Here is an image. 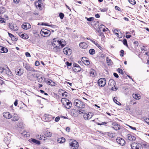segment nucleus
<instances>
[{
	"label": "nucleus",
	"mask_w": 149,
	"mask_h": 149,
	"mask_svg": "<svg viewBox=\"0 0 149 149\" xmlns=\"http://www.w3.org/2000/svg\"><path fill=\"white\" fill-rule=\"evenodd\" d=\"M70 143L71 149H77L79 147L78 142L75 140L73 139Z\"/></svg>",
	"instance_id": "1"
},
{
	"label": "nucleus",
	"mask_w": 149,
	"mask_h": 149,
	"mask_svg": "<svg viewBox=\"0 0 149 149\" xmlns=\"http://www.w3.org/2000/svg\"><path fill=\"white\" fill-rule=\"evenodd\" d=\"M83 104V102L82 101L79 100L78 99H76L74 100V103L75 106H76L79 108H84L85 107V105L83 104L80 105V104Z\"/></svg>",
	"instance_id": "2"
},
{
	"label": "nucleus",
	"mask_w": 149,
	"mask_h": 149,
	"mask_svg": "<svg viewBox=\"0 0 149 149\" xmlns=\"http://www.w3.org/2000/svg\"><path fill=\"white\" fill-rule=\"evenodd\" d=\"M54 118V117H53L52 115L47 114H45L43 117V119L46 121H50Z\"/></svg>",
	"instance_id": "3"
},
{
	"label": "nucleus",
	"mask_w": 149,
	"mask_h": 149,
	"mask_svg": "<svg viewBox=\"0 0 149 149\" xmlns=\"http://www.w3.org/2000/svg\"><path fill=\"white\" fill-rule=\"evenodd\" d=\"M72 70L74 72H78L81 71V68L78 64L74 63L73 65Z\"/></svg>",
	"instance_id": "4"
},
{
	"label": "nucleus",
	"mask_w": 149,
	"mask_h": 149,
	"mask_svg": "<svg viewBox=\"0 0 149 149\" xmlns=\"http://www.w3.org/2000/svg\"><path fill=\"white\" fill-rule=\"evenodd\" d=\"M23 66L27 70L33 72H35L37 71L33 68L31 67L28 63H23Z\"/></svg>",
	"instance_id": "5"
},
{
	"label": "nucleus",
	"mask_w": 149,
	"mask_h": 149,
	"mask_svg": "<svg viewBox=\"0 0 149 149\" xmlns=\"http://www.w3.org/2000/svg\"><path fill=\"white\" fill-rule=\"evenodd\" d=\"M15 71L16 74L18 76H21L24 73L23 70L19 67L15 69Z\"/></svg>",
	"instance_id": "6"
},
{
	"label": "nucleus",
	"mask_w": 149,
	"mask_h": 149,
	"mask_svg": "<svg viewBox=\"0 0 149 149\" xmlns=\"http://www.w3.org/2000/svg\"><path fill=\"white\" fill-rule=\"evenodd\" d=\"M40 34L41 35L43 36V34H44V35H48H48H47V36H49L51 34V31L50 30L45 29H42L40 31Z\"/></svg>",
	"instance_id": "7"
},
{
	"label": "nucleus",
	"mask_w": 149,
	"mask_h": 149,
	"mask_svg": "<svg viewBox=\"0 0 149 149\" xmlns=\"http://www.w3.org/2000/svg\"><path fill=\"white\" fill-rule=\"evenodd\" d=\"M5 70L4 72L8 76V77H11L13 75L12 72L7 65H5Z\"/></svg>",
	"instance_id": "8"
},
{
	"label": "nucleus",
	"mask_w": 149,
	"mask_h": 149,
	"mask_svg": "<svg viewBox=\"0 0 149 149\" xmlns=\"http://www.w3.org/2000/svg\"><path fill=\"white\" fill-rule=\"evenodd\" d=\"M11 120L13 121H18L19 118V117L18 115L16 113H14L11 115Z\"/></svg>",
	"instance_id": "9"
},
{
	"label": "nucleus",
	"mask_w": 149,
	"mask_h": 149,
	"mask_svg": "<svg viewBox=\"0 0 149 149\" xmlns=\"http://www.w3.org/2000/svg\"><path fill=\"white\" fill-rule=\"evenodd\" d=\"M63 52L64 54L69 56L72 53V50L69 48L65 47L63 49Z\"/></svg>",
	"instance_id": "10"
},
{
	"label": "nucleus",
	"mask_w": 149,
	"mask_h": 149,
	"mask_svg": "<svg viewBox=\"0 0 149 149\" xmlns=\"http://www.w3.org/2000/svg\"><path fill=\"white\" fill-rule=\"evenodd\" d=\"M82 62L86 65H88L90 64V61L87 58L85 57H82L81 58Z\"/></svg>",
	"instance_id": "11"
},
{
	"label": "nucleus",
	"mask_w": 149,
	"mask_h": 149,
	"mask_svg": "<svg viewBox=\"0 0 149 149\" xmlns=\"http://www.w3.org/2000/svg\"><path fill=\"white\" fill-rule=\"evenodd\" d=\"M93 114V113L91 112H89L88 113H86L84 114V117L86 120H88L92 117Z\"/></svg>",
	"instance_id": "12"
},
{
	"label": "nucleus",
	"mask_w": 149,
	"mask_h": 149,
	"mask_svg": "<svg viewBox=\"0 0 149 149\" xmlns=\"http://www.w3.org/2000/svg\"><path fill=\"white\" fill-rule=\"evenodd\" d=\"M117 142L121 146H123L125 144V141L123 139L120 138H118L116 139Z\"/></svg>",
	"instance_id": "13"
},
{
	"label": "nucleus",
	"mask_w": 149,
	"mask_h": 149,
	"mask_svg": "<svg viewBox=\"0 0 149 149\" xmlns=\"http://www.w3.org/2000/svg\"><path fill=\"white\" fill-rule=\"evenodd\" d=\"M34 4L37 8H38L39 10H42V6L43 5L42 3H38V1H36L34 2Z\"/></svg>",
	"instance_id": "14"
},
{
	"label": "nucleus",
	"mask_w": 149,
	"mask_h": 149,
	"mask_svg": "<svg viewBox=\"0 0 149 149\" xmlns=\"http://www.w3.org/2000/svg\"><path fill=\"white\" fill-rule=\"evenodd\" d=\"M112 127L116 130H118L120 129V125L116 123H114L112 124Z\"/></svg>",
	"instance_id": "15"
},
{
	"label": "nucleus",
	"mask_w": 149,
	"mask_h": 149,
	"mask_svg": "<svg viewBox=\"0 0 149 149\" xmlns=\"http://www.w3.org/2000/svg\"><path fill=\"white\" fill-rule=\"evenodd\" d=\"M21 27L23 29L27 30L31 28V26L29 23H25L22 24Z\"/></svg>",
	"instance_id": "16"
},
{
	"label": "nucleus",
	"mask_w": 149,
	"mask_h": 149,
	"mask_svg": "<svg viewBox=\"0 0 149 149\" xmlns=\"http://www.w3.org/2000/svg\"><path fill=\"white\" fill-rule=\"evenodd\" d=\"M102 24H101L100 25V26L97 29V31L98 32V34L101 37L102 36Z\"/></svg>",
	"instance_id": "17"
},
{
	"label": "nucleus",
	"mask_w": 149,
	"mask_h": 149,
	"mask_svg": "<svg viewBox=\"0 0 149 149\" xmlns=\"http://www.w3.org/2000/svg\"><path fill=\"white\" fill-rule=\"evenodd\" d=\"M61 50L60 46L56 45L53 48V51L56 53L60 52Z\"/></svg>",
	"instance_id": "18"
},
{
	"label": "nucleus",
	"mask_w": 149,
	"mask_h": 149,
	"mask_svg": "<svg viewBox=\"0 0 149 149\" xmlns=\"http://www.w3.org/2000/svg\"><path fill=\"white\" fill-rule=\"evenodd\" d=\"M18 35L21 37L22 39L26 40L29 38V36L26 34L22 33V32H19L18 33Z\"/></svg>",
	"instance_id": "19"
},
{
	"label": "nucleus",
	"mask_w": 149,
	"mask_h": 149,
	"mask_svg": "<svg viewBox=\"0 0 149 149\" xmlns=\"http://www.w3.org/2000/svg\"><path fill=\"white\" fill-rule=\"evenodd\" d=\"M97 61L102 62V52H99L97 54Z\"/></svg>",
	"instance_id": "20"
},
{
	"label": "nucleus",
	"mask_w": 149,
	"mask_h": 149,
	"mask_svg": "<svg viewBox=\"0 0 149 149\" xmlns=\"http://www.w3.org/2000/svg\"><path fill=\"white\" fill-rule=\"evenodd\" d=\"M79 47L85 49H86L88 47V45L85 42H81L79 44Z\"/></svg>",
	"instance_id": "21"
},
{
	"label": "nucleus",
	"mask_w": 149,
	"mask_h": 149,
	"mask_svg": "<svg viewBox=\"0 0 149 149\" xmlns=\"http://www.w3.org/2000/svg\"><path fill=\"white\" fill-rule=\"evenodd\" d=\"M8 52V49L5 47L0 46V52L2 53H6Z\"/></svg>",
	"instance_id": "22"
},
{
	"label": "nucleus",
	"mask_w": 149,
	"mask_h": 149,
	"mask_svg": "<svg viewBox=\"0 0 149 149\" xmlns=\"http://www.w3.org/2000/svg\"><path fill=\"white\" fill-rule=\"evenodd\" d=\"M127 138L128 140L130 141H134L136 138L135 137L132 135L128 134L127 135Z\"/></svg>",
	"instance_id": "23"
},
{
	"label": "nucleus",
	"mask_w": 149,
	"mask_h": 149,
	"mask_svg": "<svg viewBox=\"0 0 149 149\" xmlns=\"http://www.w3.org/2000/svg\"><path fill=\"white\" fill-rule=\"evenodd\" d=\"M132 96L136 100H139L141 98L140 95L138 93H134L133 94Z\"/></svg>",
	"instance_id": "24"
},
{
	"label": "nucleus",
	"mask_w": 149,
	"mask_h": 149,
	"mask_svg": "<svg viewBox=\"0 0 149 149\" xmlns=\"http://www.w3.org/2000/svg\"><path fill=\"white\" fill-rule=\"evenodd\" d=\"M3 116L6 118L7 119H9L11 118V114H10V113L8 112H4L3 113Z\"/></svg>",
	"instance_id": "25"
},
{
	"label": "nucleus",
	"mask_w": 149,
	"mask_h": 149,
	"mask_svg": "<svg viewBox=\"0 0 149 149\" xmlns=\"http://www.w3.org/2000/svg\"><path fill=\"white\" fill-rule=\"evenodd\" d=\"M111 82L113 84V85H114V87H112L111 88L112 90H115V91L117 90L118 89V88L114 85V84H116L115 82L113 80H112V79L110 80L109 81V85H110V84L111 83ZM110 85H111V84H110Z\"/></svg>",
	"instance_id": "26"
},
{
	"label": "nucleus",
	"mask_w": 149,
	"mask_h": 149,
	"mask_svg": "<svg viewBox=\"0 0 149 149\" xmlns=\"http://www.w3.org/2000/svg\"><path fill=\"white\" fill-rule=\"evenodd\" d=\"M9 27L11 30L14 31H16L18 29V27L17 26H14L13 24L11 25L10 23L9 24Z\"/></svg>",
	"instance_id": "27"
},
{
	"label": "nucleus",
	"mask_w": 149,
	"mask_h": 149,
	"mask_svg": "<svg viewBox=\"0 0 149 149\" xmlns=\"http://www.w3.org/2000/svg\"><path fill=\"white\" fill-rule=\"evenodd\" d=\"M106 61L107 64L109 65H111L113 63L112 61L108 56L106 57Z\"/></svg>",
	"instance_id": "28"
},
{
	"label": "nucleus",
	"mask_w": 149,
	"mask_h": 149,
	"mask_svg": "<svg viewBox=\"0 0 149 149\" xmlns=\"http://www.w3.org/2000/svg\"><path fill=\"white\" fill-rule=\"evenodd\" d=\"M65 141V139L63 137H62L61 138H59L57 139V142H58L59 143H64Z\"/></svg>",
	"instance_id": "29"
},
{
	"label": "nucleus",
	"mask_w": 149,
	"mask_h": 149,
	"mask_svg": "<svg viewBox=\"0 0 149 149\" xmlns=\"http://www.w3.org/2000/svg\"><path fill=\"white\" fill-rule=\"evenodd\" d=\"M68 102H67L66 105L65 106V107H66L67 109H70V108L71 107V106L72 103L70 101H69V100H68Z\"/></svg>",
	"instance_id": "30"
},
{
	"label": "nucleus",
	"mask_w": 149,
	"mask_h": 149,
	"mask_svg": "<svg viewBox=\"0 0 149 149\" xmlns=\"http://www.w3.org/2000/svg\"><path fill=\"white\" fill-rule=\"evenodd\" d=\"M22 135L25 137H27L29 136V134L28 132H26V131H24L22 133L21 132Z\"/></svg>",
	"instance_id": "31"
},
{
	"label": "nucleus",
	"mask_w": 149,
	"mask_h": 149,
	"mask_svg": "<svg viewBox=\"0 0 149 149\" xmlns=\"http://www.w3.org/2000/svg\"><path fill=\"white\" fill-rule=\"evenodd\" d=\"M97 84L100 86L102 87V78H101L98 80Z\"/></svg>",
	"instance_id": "32"
},
{
	"label": "nucleus",
	"mask_w": 149,
	"mask_h": 149,
	"mask_svg": "<svg viewBox=\"0 0 149 149\" xmlns=\"http://www.w3.org/2000/svg\"><path fill=\"white\" fill-rule=\"evenodd\" d=\"M4 141L6 144H8L10 142V139L8 136H6L4 138Z\"/></svg>",
	"instance_id": "33"
},
{
	"label": "nucleus",
	"mask_w": 149,
	"mask_h": 149,
	"mask_svg": "<svg viewBox=\"0 0 149 149\" xmlns=\"http://www.w3.org/2000/svg\"><path fill=\"white\" fill-rule=\"evenodd\" d=\"M31 141L32 142L38 145H40V141L35 139H31Z\"/></svg>",
	"instance_id": "34"
},
{
	"label": "nucleus",
	"mask_w": 149,
	"mask_h": 149,
	"mask_svg": "<svg viewBox=\"0 0 149 149\" xmlns=\"http://www.w3.org/2000/svg\"><path fill=\"white\" fill-rule=\"evenodd\" d=\"M58 43L59 45V46H60L61 49H62V48L64 47L66 45V43H62L61 40H60V41H58Z\"/></svg>",
	"instance_id": "35"
},
{
	"label": "nucleus",
	"mask_w": 149,
	"mask_h": 149,
	"mask_svg": "<svg viewBox=\"0 0 149 149\" xmlns=\"http://www.w3.org/2000/svg\"><path fill=\"white\" fill-rule=\"evenodd\" d=\"M46 132L45 133V135L46 136L48 137H51L52 135V134L49 131H46Z\"/></svg>",
	"instance_id": "36"
},
{
	"label": "nucleus",
	"mask_w": 149,
	"mask_h": 149,
	"mask_svg": "<svg viewBox=\"0 0 149 149\" xmlns=\"http://www.w3.org/2000/svg\"><path fill=\"white\" fill-rule=\"evenodd\" d=\"M113 32L118 38H121L122 36L120 37L119 33H117L118 32V30L117 29H114L113 30Z\"/></svg>",
	"instance_id": "37"
},
{
	"label": "nucleus",
	"mask_w": 149,
	"mask_h": 149,
	"mask_svg": "<svg viewBox=\"0 0 149 149\" xmlns=\"http://www.w3.org/2000/svg\"><path fill=\"white\" fill-rule=\"evenodd\" d=\"M89 54L91 55H93L95 54V51L93 49H90L89 51Z\"/></svg>",
	"instance_id": "38"
},
{
	"label": "nucleus",
	"mask_w": 149,
	"mask_h": 149,
	"mask_svg": "<svg viewBox=\"0 0 149 149\" xmlns=\"http://www.w3.org/2000/svg\"><path fill=\"white\" fill-rule=\"evenodd\" d=\"M107 135L111 138H113L115 136V134L111 132H107Z\"/></svg>",
	"instance_id": "39"
},
{
	"label": "nucleus",
	"mask_w": 149,
	"mask_h": 149,
	"mask_svg": "<svg viewBox=\"0 0 149 149\" xmlns=\"http://www.w3.org/2000/svg\"><path fill=\"white\" fill-rule=\"evenodd\" d=\"M17 126L18 127L21 128H23L24 126H23V123L22 122H20L17 124Z\"/></svg>",
	"instance_id": "40"
},
{
	"label": "nucleus",
	"mask_w": 149,
	"mask_h": 149,
	"mask_svg": "<svg viewBox=\"0 0 149 149\" xmlns=\"http://www.w3.org/2000/svg\"><path fill=\"white\" fill-rule=\"evenodd\" d=\"M36 136L37 139H41L43 140H45V137H43V136H41V135H36Z\"/></svg>",
	"instance_id": "41"
},
{
	"label": "nucleus",
	"mask_w": 149,
	"mask_h": 149,
	"mask_svg": "<svg viewBox=\"0 0 149 149\" xmlns=\"http://www.w3.org/2000/svg\"><path fill=\"white\" fill-rule=\"evenodd\" d=\"M138 143H132L131 145V147L132 149H134L135 147H136V146H137V145L138 144Z\"/></svg>",
	"instance_id": "42"
},
{
	"label": "nucleus",
	"mask_w": 149,
	"mask_h": 149,
	"mask_svg": "<svg viewBox=\"0 0 149 149\" xmlns=\"http://www.w3.org/2000/svg\"><path fill=\"white\" fill-rule=\"evenodd\" d=\"M85 18L89 22H91L93 21L94 19V17H90L89 18H88L87 17H85Z\"/></svg>",
	"instance_id": "43"
},
{
	"label": "nucleus",
	"mask_w": 149,
	"mask_h": 149,
	"mask_svg": "<svg viewBox=\"0 0 149 149\" xmlns=\"http://www.w3.org/2000/svg\"><path fill=\"white\" fill-rule=\"evenodd\" d=\"M134 149H142V148L141 147V145L140 143H139L137 145V146H136V147H135Z\"/></svg>",
	"instance_id": "44"
},
{
	"label": "nucleus",
	"mask_w": 149,
	"mask_h": 149,
	"mask_svg": "<svg viewBox=\"0 0 149 149\" xmlns=\"http://www.w3.org/2000/svg\"><path fill=\"white\" fill-rule=\"evenodd\" d=\"M77 112L80 114H84L85 113V111L84 110L80 109L78 110Z\"/></svg>",
	"instance_id": "45"
},
{
	"label": "nucleus",
	"mask_w": 149,
	"mask_h": 149,
	"mask_svg": "<svg viewBox=\"0 0 149 149\" xmlns=\"http://www.w3.org/2000/svg\"><path fill=\"white\" fill-rule=\"evenodd\" d=\"M5 12V8L4 7H2L0 8V14H3Z\"/></svg>",
	"instance_id": "46"
},
{
	"label": "nucleus",
	"mask_w": 149,
	"mask_h": 149,
	"mask_svg": "<svg viewBox=\"0 0 149 149\" xmlns=\"http://www.w3.org/2000/svg\"><path fill=\"white\" fill-rule=\"evenodd\" d=\"M64 91V94L65 95V97H67L68 96V93L66 91H65L64 90H62V89H60L59 90V91Z\"/></svg>",
	"instance_id": "47"
},
{
	"label": "nucleus",
	"mask_w": 149,
	"mask_h": 149,
	"mask_svg": "<svg viewBox=\"0 0 149 149\" xmlns=\"http://www.w3.org/2000/svg\"><path fill=\"white\" fill-rule=\"evenodd\" d=\"M64 14L63 13H60L59 14V16L61 19H62L64 17Z\"/></svg>",
	"instance_id": "48"
},
{
	"label": "nucleus",
	"mask_w": 149,
	"mask_h": 149,
	"mask_svg": "<svg viewBox=\"0 0 149 149\" xmlns=\"http://www.w3.org/2000/svg\"><path fill=\"white\" fill-rule=\"evenodd\" d=\"M11 40L12 41H16L17 40L18 38L14 35L11 38Z\"/></svg>",
	"instance_id": "49"
},
{
	"label": "nucleus",
	"mask_w": 149,
	"mask_h": 149,
	"mask_svg": "<svg viewBox=\"0 0 149 149\" xmlns=\"http://www.w3.org/2000/svg\"><path fill=\"white\" fill-rule=\"evenodd\" d=\"M123 43L124 45L128 47V45L127 43V40L125 39H124L123 41Z\"/></svg>",
	"instance_id": "50"
},
{
	"label": "nucleus",
	"mask_w": 149,
	"mask_h": 149,
	"mask_svg": "<svg viewBox=\"0 0 149 149\" xmlns=\"http://www.w3.org/2000/svg\"><path fill=\"white\" fill-rule=\"evenodd\" d=\"M117 71L119 73L121 74H124V72L122 69L119 68L118 69Z\"/></svg>",
	"instance_id": "51"
},
{
	"label": "nucleus",
	"mask_w": 149,
	"mask_h": 149,
	"mask_svg": "<svg viewBox=\"0 0 149 149\" xmlns=\"http://www.w3.org/2000/svg\"><path fill=\"white\" fill-rule=\"evenodd\" d=\"M49 26L54 29H56L58 28V27L57 26L53 24L49 25Z\"/></svg>",
	"instance_id": "52"
},
{
	"label": "nucleus",
	"mask_w": 149,
	"mask_h": 149,
	"mask_svg": "<svg viewBox=\"0 0 149 149\" xmlns=\"http://www.w3.org/2000/svg\"><path fill=\"white\" fill-rule=\"evenodd\" d=\"M113 101L117 104L119 105H121V104L117 100L115 99V98L114 97L113 98Z\"/></svg>",
	"instance_id": "53"
},
{
	"label": "nucleus",
	"mask_w": 149,
	"mask_h": 149,
	"mask_svg": "<svg viewBox=\"0 0 149 149\" xmlns=\"http://www.w3.org/2000/svg\"><path fill=\"white\" fill-rule=\"evenodd\" d=\"M129 1L132 5H135L136 3V1L134 0H129Z\"/></svg>",
	"instance_id": "54"
},
{
	"label": "nucleus",
	"mask_w": 149,
	"mask_h": 149,
	"mask_svg": "<svg viewBox=\"0 0 149 149\" xmlns=\"http://www.w3.org/2000/svg\"><path fill=\"white\" fill-rule=\"evenodd\" d=\"M5 65L3 67H0V72H4L5 70Z\"/></svg>",
	"instance_id": "55"
},
{
	"label": "nucleus",
	"mask_w": 149,
	"mask_h": 149,
	"mask_svg": "<svg viewBox=\"0 0 149 149\" xmlns=\"http://www.w3.org/2000/svg\"><path fill=\"white\" fill-rule=\"evenodd\" d=\"M65 63L68 67L71 66L72 64V63H69L68 61H66Z\"/></svg>",
	"instance_id": "56"
},
{
	"label": "nucleus",
	"mask_w": 149,
	"mask_h": 149,
	"mask_svg": "<svg viewBox=\"0 0 149 149\" xmlns=\"http://www.w3.org/2000/svg\"><path fill=\"white\" fill-rule=\"evenodd\" d=\"M52 80L48 79V80H47L46 81V82L49 85L51 86V81Z\"/></svg>",
	"instance_id": "57"
},
{
	"label": "nucleus",
	"mask_w": 149,
	"mask_h": 149,
	"mask_svg": "<svg viewBox=\"0 0 149 149\" xmlns=\"http://www.w3.org/2000/svg\"><path fill=\"white\" fill-rule=\"evenodd\" d=\"M95 45L99 48V49H100L101 50H102V47L100 46V45L98 43H97V44H95Z\"/></svg>",
	"instance_id": "58"
},
{
	"label": "nucleus",
	"mask_w": 149,
	"mask_h": 149,
	"mask_svg": "<svg viewBox=\"0 0 149 149\" xmlns=\"http://www.w3.org/2000/svg\"><path fill=\"white\" fill-rule=\"evenodd\" d=\"M32 76L34 78H38V74L37 73H34V74H32Z\"/></svg>",
	"instance_id": "59"
},
{
	"label": "nucleus",
	"mask_w": 149,
	"mask_h": 149,
	"mask_svg": "<svg viewBox=\"0 0 149 149\" xmlns=\"http://www.w3.org/2000/svg\"><path fill=\"white\" fill-rule=\"evenodd\" d=\"M41 25H44L45 26H49V25L48 24V23H46L44 22H42L40 24Z\"/></svg>",
	"instance_id": "60"
},
{
	"label": "nucleus",
	"mask_w": 149,
	"mask_h": 149,
	"mask_svg": "<svg viewBox=\"0 0 149 149\" xmlns=\"http://www.w3.org/2000/svg\"><path fill=\"white\" fill-rule=\"evenodd\" d=\"M38 82L40 83H41L43 81V79L42 77H41L38 78Z\"/></svg>",
	"instance_id": "61"
},
{
	"label": "nucleus",
	"mask_w": 149,
	"mask_h": 149,
	"mask_svg": "<svg viewBox=\"0 0 149 149\" xmlns=\"http://www.w3.org/2000/svg\"><path fill=\"white\" fill-rule=\"evenodd\" d=\"M51 81V86H55V85H56V83L54 81H52V80Z\"/></svg>",
	"instance_id": "62"
},
{
	"label": "nucleus",
	"mask_w": 149,
	"mask_h": 149,
	"mask_svg": "<svg viewBox=\"0 0 149 149\" xmlns=\"http://www.w3.org/2000/svg\"><path fill=\"white\" fill-rule=\"evenodd\" d=\"M25 55L26 57H30L31 56V55L28 52H26L25 53Z\"/></svg>",
	"instance_id": "63"
},
{
	"label": "nucleus",
	"mask_w": 149,
	"mask_h": 149,
	"mask_svg": "<svg viewBox=\"0 0 149 149\" xmlns=\"http://www.w3.org/2000/svg\"><path fill=\"white\" fill-rule=\"evenodd\" d=\"M60 118L59 116L56 117L55 119V121L56 122H58L60 120Z\"/></svg>",
	"instance_id": "64"
}]
</instances>
